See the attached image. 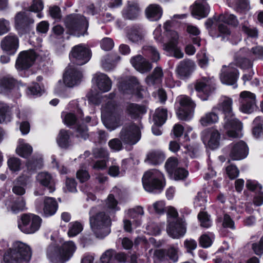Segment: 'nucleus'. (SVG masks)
Masks as SVG:
<instances>
[{
  "label": "nucleus",
  "mask_w": 263,
  "mask_h": 263,
  "mask_svg": "<svg viewBox=\"0 0 263 263\" xmlns=\"http://www.w3.org/2000/svg\"><path fill=\"white\" fill-rule=\"evenodd\" d=\"M194 88L197 92V96L203 101L207 100L215 90V87L209 84V81L205 77L196 80Z\"/></svg>",
  "instance_id": "15"
},
{
  "label": "nucleus",
  "mask_w": 263,
  "mask_h": 263,
  "mask_svg": "<svg viewBox=\"0 0 263 263\" xmlns=\"http://www.w3.org/2000/svg\"><path fill=\"white\" fill-rule=\"evenodd\" d=\"M126 111L134 120L141 119L147 112L145 106L134 103H129L126 106Z\"/></svg>",
  "instance_id": "28"
},
{
  "label": "nucleus",
  "mask_w": 263,
  "mask_h": 263,
  "mask_svg": "<svg viewBox=\"0 0 263 263\" xmlns=\"http://www.w3.org/2000/svg\"><path fill=\"white\" fill-rule=\"evenodd\" d=\"M226 149L229 151V156L232 160H240L246 158L249 151L247 144L243 140L231 143Z\"/></svg>",
  "instance_id": "11"
},
{
  "label": "nucleus",
  "mask_w": 263,
  "mask_h": 263,
  "mask_svg": "<svg viewBox=\"0 0 263 263\" xmlns=\"http://www.w3.org/2000/svg\"><path fill=\"white\" fill-rule=\"evenodd\" d=\"M118 88L120 92L123 95H132L138 99H143V86L138 79L134 76L121 77L118 80Z\"/></svg>",
  "instance_id": "5"
},
{
  "label": "nucleus",
  "mask_w": 263,
  "mask_h": 263,
  "mask_svg": "<svg viewBox=\"0 0 263 263\" xmlns=\"http://www.w3.org/2000/svg\"><path fill=\"white\" fill-rule=\"evenodd\" d=\"M43 166V159L41 156L36 157H33L31 160H29L27 163L28 170L30 171H35L42 168Z\"/></svg>",
  "instance_id": "47"
},
{
  "label": "nucleus",
  "mask_w": 263,
  "mask_h": 263,
  "mask_svg": "<svg viewBox=\"0 0 263 263\" xmlns=\"http://www.w3.org/2000/svg\"><path fill=\"white\" fill-rule=\"evenodd\" d=\"M117 204L118 201L115 199L114 195L111 194H109L106 202L107 210L114 212L119 210V208L117 206Z\"/></svg>",
  "instance_id": "59"
},
{
  "label": "nucleus",
  "mask_w": 263,
  "mask_h": 263,
  "mask_svg": "<svg viewBox=\"0 0 263 263\" xmlns=\"http://www.w3.org/2000/svg\"><path fill=\"white\" fill-rule=\"evenodd\" d=\"M128 38L134 43H137L141 41L143 36L140 31L136 28L133 27L130 29L127 34Z\"/></svg>",
  "instance_id": "56"
},
{
  "label": "nucleus",
  "mask_w": 263,
  "mask_h": 263,
  "mask_svg": "<svg viewBox=\"0 0 263 263\" xmlns=\"http://www.w3.org/2000/svg\"><path fill=\"white\" fill-rule=\"evenodd\" d=\"M154 255L155 258L160 262L171 260L173 262H176L178 259L177 251L173 247L168 249L156 250Z\"/></svg>",
  "instance_id": "19"
},
{
  "label": "nucleus",
  "mask_w": 263,
  "mask_h": 263,
  "mask_svg": "<svg viewBox=\"0 0 263 263\" xmlns=\"http://www.w3.org/2000/svg\"><path fill=\"white\" fill-rule=\"evenodd\" d=\"M179 104L176 103V112L178 118L182 121H189L192 116L196 104L188 96H182L178 99Z\"/></svg>",
  "instance_id": "9"
},
{
  "label": "nucleus",
  "mask_w": 263,
  "mask_h": 263,
  "mask_svg": "<svg viewBox=\"0 0 263 263\" xmlns=\"http://www.w3.org/2000/svg\"><path fill=\"white\" fill-rule=\"evenodd\" d=\"M166 230L169 236L174 239L182 237L186 232L185 228L178 220L170 222L167 226Z\"/></svg>",
  "instance_id": "26"
},
{
  "label": "nucleus",
  "mask_w": 263,
  "mask_h": 263,
  "mask_svg": "<svg viewBox=\"0 0 263 263\" xmlns=\"http://www.w3.org/2000/svg\"><path fill=\"white\" fill-rule=\"evenodd\" d=\"M90 224L97 237L103 238L109 234L110 231L105 229H110L111 221L110 216L102 211L90 217Z\"/></svg>",
  "instance_id": "6"
},
{
  "label": "nucleus",
  "mask_w": 263,
  "mask_h": 263,
  "mask_svg": "<svg viewBox=\"0 0 263 263\" xmlns=\"http://www.w3.org/2000/svg\"><path fill=\"white\" fill-rule=\"evenodd\" d=\"M140 8L139 5L134 2H128L127 5L122 11L123 17L126 20H135L139 16Z\"/></svg>",
  "instance_id": "29"
},
{
  "label": "nucleus",
  "mask_w": 263,
  "mask_h": 263,
  "mask_svg": "<svg viewBox=\"0 0 263 263\" xmlns=\"http://www.w3.org/2000/svg\"><path fill=\"white\" fill-rule=\"evenodd\" d=\"M33 23L34 20L25 12H18L15 17V27L17 30L24 29Z\"/></svg>",
  "instance_id": "32"
},
{
  "label": "nucleus",
  "mask_w": 263,
  "mask_h": 263,
  "mask_svg": "<svg viewBox=\"0 0 263 263\" xmlns=\"http://www.w3.org/2000/svg\"><path fill=\"white\" fill-rule=\"evenodd\" d=\"M197 217L201 227L209 228L212 226V221L210 219L211 216L207 212L200 211Z\"/></svg>",
  "instance_id": "46"
},
{
  "label": "nucleus",
  "mask_w": 263,
  "mask_h": 263,
  "mask_svg": "<svg viewBox=\"0 0 263 263\" xmlns=\"http://www.w3.org/2000/svg\"><path fill=\"white\" fill-rule=\"evenodd\" d=\"M228 6L233 7L237 11H245L249 5V0H227Z\"/></svg>",
  "instance_id": "45"
},
{
  "label": "nucleus",
  "mask_w": 263,
  "mask_h": 263,
  "mask_svg": "<svg viewBox=\"0 0 263 263\" xmlns=\"http://www.w3.org/2000/svg\"><path fill=\"white\" fill-rule=\"evenodd\" d=\"M1 47L3 50L9 54H14L18 47V39L12 34L6 36L1 41Z\"/></svg>",
  "instance_id": "24"
},
{
  "label": "nucleus",
  "mask_w": 263,
  "mask_h": 263,
  "mask_svg": "<svg viewBox=\"0 0 263 263\" xmlns=\"http://www.w3.org/2000/svg\"><path fill=\"white\" fill-rule=\"evenodd\" d=\"M239 101L240 102L239 109L244 114H251L256 108V96L254 93L243 91L240 92Z\"/></svg>",
  "instance_id": "12"
},
{
  "label": "nucleus",
  "mask_w": 263,
  "mask_h": 263,
  "mask_svg": "<svg viewBox=\"0 0 263 263\" xmlns=\"http://www.w3.org/2000/svg\"><path fill=\"white\" fill-rule=\"evenodd\" d=\"M36 179L37 181L46 189L49 193H53L55 190L54 179L49 173L40 172L37 175Z\"/></svg>",
  "instance_id": "23"
},
{
  "label": "nucleus",
  "mask_w": 263,
  "mask_h": 263,
  "mask_svg": "<svg viewBox=\"0 0 263 263\" xmlns=\"http://www.w3.org/2000/svg\"><path fill=\"white\" fill-rule=\"evenodd\" d=\"M101 49L104 51H110L114 47V42L110 37L103 38L100 43Z\"/></svg>",
  "instance_id": "63"
},
{
  "label": "nucleus",
  "mask_w": 263,
  "mask_h": 263,
  "mask_svg": "<svg viewBox=\"0 0 263 263\" xmlns=\"http://www.w3.org/2000/svg\"><path fill=\"white\" fill-rule=\"evenodd\" d=\"M42 219L33 214H24L18 222L19 229L26 234H33L37 231L41 226Z\"/></svg>",
  "instance_id": "8"
},
{
  "label": "nucleus",
  "mask_w": 263,
  "mask_h": 263,
  "mask_svg": "<svg viewBox=\"0 0 263 263\" xmlns=\"http://www.w3.org/2000/svg\"><path fill=\"white\" fill-rule=\"evenodd\" d=\"M96 85L98 89L103 92L109 91L111 88L112 82L108 76L102 73L96 78Z\"/></svg>",
  "instance_id": "35"
},
{
  "label": "nucleus",
  "mask_w": 263,
  "mask_h": 263,
  "mask_svg": "<svg viewBox=\"0 0 263 263\" xmlns=\"http://www.w3.org/2000/svg\"><path fill=\"white\" fill-rule=\"evenodd\" d=\"M128 256L123 252H117L115 250L109 249L106 250L102 255L100 260L101 263H112V259L120 263H125Z\"/></svg>",
  "instance_id": "20"
},
{
  "label": "nucleus",
  "mask_w": 263,
  "mask_h": 263,
  "mask_svg": "<svg viewBox=\"0 0 263 263\" xmlns=\"http://www.w3.org/2000/svg\"><path fill=\"white\" fill-rule=\"evenodd\" d=\"M15 85V80L10 76L4 77L0 80L1 88L4 91H10L13 89Z\"/></svg>",
  "instance_id": "43"
},
{
  "label": "nucleus",
  "mask_w": 263,
  "mask_h": 263,
  "mask_svg": "<svg viewBox=\"0 0 263 263\" xmlns=\"http://www.w3.org/2000/svg\"><path fill=\"white\" fill-rule=\"evenodd\" d=\"M30 248L21 241L14 242L4 255L5 263H28L31 257Z\"/></svg>",
  "instance_id": "4"
},
{
  "label": "nucleus",
  "mask_w": 263,
  "mask_h": 263,
  "mask_svg": "<svg viewBox=\"0 0 263 263\" xmlns=\"http://www.w3.org/2000/svg\"><path fill=\"white\" fill-rule=\"evenodd\" d=\"M163 14V9L158 4H149L145 10L146 17L150 21L156 22L159 21Z\"/></svg>",
  "instance_id": "31"
},
{
  "label": "nucleus",
  "mask_w": 263,
  "mask_h": 263,
  "mask_svg": "<svg viewBox=\"0 0 263 263\" xmlns=\"http://www.w3.org/2000/svg\"><path fill=\"white\" fill-rule=\"evenodd\" d=\"M140 138V130L135 123L124 126L120 132V139L124 144H135Z\"/></svg>",
  "instance_id": "10"
},
{
  "label": "nucleus",
  "mask_w": 263,
  "mask_h": 263,
  "mask_svg": "<svg viewBox=\"0 0 263 263\" xmlns=\"http://www.w3.org/2000/svg\"><path fill=\"white\" fill-rule=\"evenodd\" d=\"M11 120V115L9 107L5 104L0 102V123L9 122Z\"/></svg>",
  "instance_id": "53"
},
{
  "label": "nucleus",
  "mask_w": 263,
  "mask_h": 263,
  "mask_svg": "<svg viewBox=\"0 0 263 263\" xmlns=\"http://www.w3.org/2000/svg\"><path fill=\"white\" fill-rule=\"evenodd\" d=\"M32 152V147L29 144L25 143L24 139H19L16 153L22 157L27 158Z\"/></svg>",
  "instance_id": "38"
},
{
  "label": "nucleus",
  "mask_w": 263,
  "mask_h": 263,
  "mask_svg": "<svg viewBox=\"0 0 263 263\" xmlns=\"http://www.w3.org/2000/svg\"><path fill=\"white\" fill-rule=\"evenodd\" d=\"M194 62L189 59L181 61L176 68V73L181 80L188 79L193 72L195 69Z\"/></svg>",
  "instance_id": "21"
},
{
  "label": "nucleus",
  "mask_w": 263,
  "mask_h": 263,
  "mask_svg": "<svg viewBox=\"0 0 263 263\" xmlns=\"http://www.w3.org/2000/svg\"><path fill=\"white\" fill-rule=\"evenodd\" d=\"M166 158L164 153L160 150H153L149 152L147 155L145 161L153 165H160Z\"/></svg>",
  "instance_id": "33"
},
{
  "label": "nucleus",
  "mask_w": 263,
  "mask_h": 263,
  "mask_svg": "<svg viewBox=\"0 0 263 263\" xmlns=\"http://www.w3.org/2000/svg\"><path fill=\"white\" fill-rule=\"evenodd\" d=\"M214 18L216 22H222L234 28L237 27L239 25V21L236 16L228 12L221 13L217 17Z\"/></svg>",
  "instance_id": "34"
},
{
  "label": "nucleus",
  "mask_w": 263,
  "mask_h": 263,
  "mask_svg": "<svg viewBox=\"0 0 263 263\" xmlns=\"http://www.w3.org/2000/svg\"><path fill=\"white\" fill-rule=\"evenodd\" d=\"M64 24L69 33L79 37L82 34V16L80 14L73 13L67 15L64 18Z\"/></svg>",
  "instance_id": "13"
},
{
  "label": "nucleus",
  "mask_w": 263,
  "mask_h": 263,
  "mask_svg": "<svg viewBox=\"0 0 263 263\" xmlns=\"http://www.w3.org/2000/svg\"><path fill=\"white\" fill-rule=\"evenodd\" d=\"M236 65L242 69H249L252 67L253 62L248 58L237 56L235 59Z\"/></svg>",
  "instance_id": "48"
},
{
  "label": "nucleus",
  "mask_w": 263,
  "mask_h": 263,
  "mask_svg": "<svg viewBox=\"0 0 263 263\" xmlns=\"http://www.w3.org/2000/svg\"><path fill=\"white\" fill-rule=\"evenodd\" d=\"M35 58V52L33 50L23 51L19 54L15 67L20 70L28 68L33 64Z\"/></svg>",
  "instance_id": "18"
},
{
  "label": "nucleus",
  "mask_w": 263,
  "mask_h": 263,
  "mask_svg": "<svg viewBox=\"0 0 263 263\" xmlns=\"http://www.w3.org/2000/svg\"><path fill=\"white\" fill-rule=\"evenodd\" d=\"M61 116L64 123L68 126H73L76 130L79 133L77 136H81L82 129L77 116L73 113L68 112H62Z\"/></svg>",
  "instance_id": "30"
},
{
  "label": "nucleus",
  "mask_w": 263,
  "mask_h": 263,
  "mask_svg": "<svg viewBox=\"0 0 263 263\" xmlns=\"http://www.w3.org/2000/svg\"><path fill=\"white\" fill-rule=\"evenodd\" d=\"M224 67L226 69L222 71L220 77L221 83L227 85L236 84L239 77L238 69L233 66L232 64L229 65L228 67L225 65L223 66V68Z\"/></svg>",
  "instance_id": "16"
},
{
  "label": "nucleus",
  "mask_w": 263,
  "mask_h": 263,
  "mask_svg": "<svg viewBox=\"0 0 263 263\" xmlns=\"http://www.w3.org/2000/svg\"><path fill=\"white\" fill-rule=\"evenodd\" d=\"M145 53L150 54L151 60L153 62H157L160 59V54L155 47L151 45H145L143 47Z\"/></svg>",
  "instance_id": "50"
},
{
  "label": "nucleus",
  "mask_w": 263,
  "mask_h": 263,
  "mask_svg": "<svg viewBox=\"0 0 263 263\" xmlns=\"http://www.w3.org/2000/svg\"><path fill=\"white\" fill-rule=\"evenodd\" d=\"M220 134L216 129H207L202 135V140L207 147L211 150L218 148L220 145Z\"/></svg>",
  "instance_id": "14"
},
{
  "label": "nucleus",
  "mask_w": 263,
  "mask_h": 263,
  "mask_svg": "<svg viewBox=\"0 0 263 263\" xmlns=\"http://www.w3.org/2000/svg\"><path fill=\"white\" fill-rule=\"evenodd\" d=\"M58 209V203L55 199L52 197H46L44 200L41 215L45 217L53 216Z\"/></svg>",
  "instance_id": "27"
},
{
  "label": "nucleus",
  "mask_w": 263,
  "mask_h": 263,
  "mask_svg": "<svg viewBox=\"0 0 263 263\" xmlns=\"http://www.w3.org/2000/svg\"><path fill=\"white\" fill-rule=\"evenodd\" d=\"M82 230V225L80 222L74 221L69 224L68 234L69 237H73L78 234Z\"/></svg>",
  "instance_id": "57"
},
{
  "label": "nucleus",
  "mask_w": 263,
  "mask_h": 263,
  "mask_svg": "<svg viewBox=\"0 0 263 263\" xmlns=\"http://www.w3.org/2000/svg\"><path fill=\"white\" fill-rule=\"evenodd\" d=\"M210 9V6L206 2L196 1L193 7L192 14L197 19L204 18L208 15Z\"/></svg>",
  "instance_id": "25"
},
{
  "label": "nucleus",
  "mask_w": 263,
  "mask_h": 263,
  "mask_svg": "<svg viewBox=\"0 0 263 263\" xmlns=\"http://www.w3.org/2000/svg\"><path fill=\"white\" fill-rule=\"evenodd\" d=\"M130 62L135 69L141 73L148 72L152 68V63L140 54L132 57Z\"/></svg>",
  "instance_id": "22"
},
{
  "label": "nucleus",
  "mask_w": 263,
  "mask_h": 263,
  "mask_svg": "<svg viewBox=\"0 0 263 263\" xmlns=\"http://www.w3.org/2000/svg\"><path fill=\"white\" fill-rule=\"evenodd\" d=\"M226 172L230 180H234L238 177L239 170L235 165H230L226 167Z\"/></svg>",
  "instance_id": "62"
},
{
  "label": "nucleus",
  "mask_w": 263,
  "mask_h": 263,
  "mask_svg": "<svg viewBox=\"0 0 263 263\" xmlns=\"http://www.w3.org/2000/svg\"><path fill=\"white\" fill-rule=\"evenodd\" d=\"M7 164L10 170L12 172H17L21 169V160L16 157L10 158L7 161Z\"/></svg>",
  "instance_id": "60"
},
{
  "label": "nucleus",
  "mask_w": 263,
  "mask_h": 263,
  "mask_svg": "<svg viewBox=\"0 0 263 263\" xmlns=\"http://www.w3.org/2000/svg\"><path fill=\"white\" fill-rule=\"evenodd\" d=\"M44 8V4L42 0H33L32 4L30 7L29 10L32 12H39L37 16L39 18H42L43 15L40 13Z\"/></svg>",
  "instance_id": "58"
},
{
  "label": "nucleus",
  "mask_w": 263,
  "mask_h": 263,
  "mask_svg": "<svg viewBox=\"0 0 263 263\" xmlns=\"http://www.w3.org/2000/svg\"><path fill=\"white\" fill-rule=\"evenodd\" d=\"M167 118V110L166 108H158L156 109L153 115V121L155 125L162 126L166 121Z\"/></svg>",
  "instance_id": "37"
},
{
  "label": "nucleus",
  "mask_w": 263,
  "mask_h": 263,
  "mask_svg": "<svg viewBox=\"0 0 263 263\" xmlns=\"http://www.w3.org/2000/svg\"><path fill=\"white\" fill-rule=\"evenodd\" d=\"M13 213H18L26 209V203L23 198H18L8 206Z\"/></svg>",
  "instance_id": "49"
},
{
  "label": "nucleus",
  "mask_w": 263,
  "mask_h": 263,
  "mask_svg": "<svg viewBox=\"0 0 263 263\" xmlns=\"http://www.w3.org/2000/svg\"><path fill=\"white\" fill-rule=\"evenodd\" d=\"M92 154L96 159L108 160L109 153L107 150L103 147H95L92 149Z\"/></svg>",
  "instance_id": "55"
},
{
  "label": "nucleus",
  "mask_w": 263,
  "mask_h": 263,
  "mask_svg": "<svg viewBox=\"0 0 263 263\" xmlns=\"http://www.w3.org/2000/svg\"><path fill=\"white\" fill-rule=\"evenodd\" d=\"M166 35L171 38L172 40L177 41L178 39V34L177 32L171 29L172 23L170 21H167L163 26Z\"/></svg>",
  "instance_id": "54"
},
{
  "label": "nucleus",
  "mask_w": 263,
  "mask_h": 263,
  "mask_svg": "<svg viewBox=\"0 0 263 263\" xmlns=\"http://www.w3.org/2000/svg\"><path fill=\"white\" fill-rule=\"evenodd\" d=\"M252 133L256 138L263 136V119L260 117H256L253 122Z\"/></svg>",
  "instance_id": "40"
},
{
  "label": "nucleus",
  "mask_w": 263,
  "mask_h": 263,
  "mask_svg": "<svg viewBox=\"0 0 263 263\" xmlns=\"http://www.w3.org/2000/svg\"><path fill=\"white\" fill-rule=\"evenodd\" d=\"M174 179L175 180H183L185 179L189 175V172L183 167L177 168L173 172Z\"/></svg>",
  "instance_id": "61"
},
{
  "label": "nucleus",
  "mask_w": 263,
  "mask_h": 263,
  "mask_svg": "<svg viewBox=\"0 0 263 263\" xmlns=\"http://www.w3.org/2000/svg\"><path fill=\"white\" fill-rule=\"evenodd\" d=\"M250 52L255 59L263 60V46L257 45L253 47Z\"/></svg>",
  "instance_id": "64"
},
{
  "label": "nucleus",
  "mask_w": 263,
  "mask_h": 263,
  "mask_svg": "<svg viewBox=\"0 0 263 263\" xmlns=\"http://www.w3.org/2000/svg\"><path fill=\"white\" fill-rule=\"evenodd\" d=\"M233 101L228 98L218 105V110L223 115L224 128L227 130V134L229 137L237 138L242 128L241 122L235 117L232 110Z\"/></svg>",
  "instance_id": "1"
},
{
  "label": "nucleus",
  "mask_w": 263,
  "mask_h": 263,
  "mask_svg": "<svg viewBox=\"0 0 263 263\" xmlns=\"http://www.w3.org/2000/svg\"><path fill=\"white\" fill-rule=\"evenodd\" d=\"M142 185L145 191L150 193L160 194L166 185L164 174L156 169L144 172L142 178Z\"/></svg>",
  "instance_id": "2"
},
{
  "label": "nucleus",
  "mask_w": 263,
  "mask_h": 263,
  "mask_svg": "<svg viewBox=\"0 0 263 263\" xmlns=\"http://www.w3.org/2000/svg\"><path fill=\"white\" fill-rule=\"evenodd\" d=\"M178 164V159L175 157H171L166 160L165 168L169 174L173 175V172L177 168Z\"/></svg>",
  "instance_id": "52"
},
{
  "label": "nucleus",
  "mask_w": 263,
  "mask_h": 263,
  "mask_svg": "<svg viewBox=\"0 0 263 263\" xmlns=\"http://www.w3.org/2000/svg\"><path fill=\"white\" fill-rule=\"evenodd\" d=\"M246 187L248 191L253 192L255 194L262 190L261 184L255 180H247Z\"/></svg>",
  "instance_id": "51"
},
{
  "label": "nucleus",
  "mask_w": 263,
  "mask_h": 263,
  "mask_svg": "<svg viewBox=\"0 0 263 263\" xmlns=\"http://www.w3.org/2000/svg\"><path fill=\"white\" fill-rule=\"evenodd\" d=\"M217 108L213 107L212 111L206 114L204 116L202 117L200 120V123L204 126L214 124L216 123L218 120V116L217 114L215 112V110L218 109Z\"/></svg>",
  "instance_id": "39"
},
{
  "label": "nucleus",
  "mask_w": 263,
  "mask_h": 263,
  "mask_svg": "<svg viewBox=\"0 0 263 263\" xmlns=\"http://www.w3.org/2000/svg\"><path fill=\"white\" fill-rule=\"evenodd\" d=\"M120 118L117 105L115 102L109 101L102 107L101 118L106 127L116 128L119 123Z\"/></svg>",
  "instance_id": "7"
},
{
  "label": "nucleus",
  "mask_w": 263,
  "mask_h": 263,
  "mask_svg": "<svg viewBox=\"0 0 263 263\" xmlns=\"http://www.w3.org/2000/svg\"><path fill=\"white\" fill-rule=\"evenodd\" d=\"M163 77L162 69L160 67H156L152 73L146 78V82L148 84L154 85L161 81Z\"/></svg>",
  "instance_id": "41"
},
{
  "label": "nucleus",
  "mask_w": 263,
  "mask_h": 263,
  "mask_svg": "<svg viewBox=\"0 0 263 263\" xmlns=\"http://www.w3.org/2000/svg\"><path fill=\"white\" fill-rule=\"evenodd\" d=\"M76 249L72 241L64 242L61 247L52 244L47 249V258L52 263H65L70 259Z\"/></svg>",
  "instance_id": "3"
},
{
  "label": "nucleus",
  "mask_w": 263,
  "mask_h": 263,
  "mask_svg": "<svg viewBox=\"0 0 263 263\" xmlns=\"http://www.w3.org/2000/svg\"><path fill=\"white\" fill-rule=\"evenodd\" d=\"M128 216L133 219V224L136 228L140 227L142 223L141 218L144 214L143 208L138 206L136 208L129 209L128 213Z\"/></svg>",
  "instance_id": "36"
},
{
  "label": "nucleus",
  "mask_w": 263,
  "mask_h": 263,
  "mask_svg": "<svg viewBox=\"0 0 263 263\" xmlns=\"http://www.w3.org/2000/svg\"><path fill=\"white\" fill-rule=\"evenodd\" d=\"M58 144L62 148H67L69 145V135L67 130L61 129L57 138Z\"/></svg>",
  "instance_id": "44"
},
{
  "label": "nucleus",
  "mask_w": 263,
  "mask_h": 263,
  "mask_svg": "<svg viewBox=\"0 0 263 263\" xmlns=\"http://www.w3.org/2000/svg\"><path fill=\"white\" fill-rule=\"evenodd\" d=\"M72 62L78 65L82 64V46L80 45L74 46L70 55Z\"/></svg>",
  "instance_id": "42"
},
{
  "label": "nucleus",
  "mask_w": 263,
  "mask_h": 263,
  "mask_svg": "<svg viewBox=\"0 0 263 263\" xmlns=\"http://www.w3.org/2000/svg\"><path fill=\"white\" fill-rule=\"evenodd\" d=\"M81 73L77 67H69L63 75V82L65 86L72 87L81 82Z\"/></svg>",
  "instance_id": "17"
}]
</instances>
